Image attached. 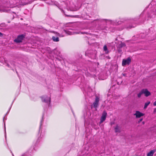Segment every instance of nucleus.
Here are the masks:
<instances>
[{"label":"nucleus","mask_w":156,"mask_h":156,"mask_svg":"<svg viewBox=\"0 0 156 156\" xmlns=\"http://www.w3.org/2000/svg\"><path fill=\"white\" fill-rule=\"evenodd\" d=\"M131 61V59L128 57L126 59H123L122 61V65L124 66L126 65H129Z\"/></svg>","instance_id":"1"},{"label":"nucleus","mask_w":156,"mask_h":156,"mask_svg":"<svg viewBox=\"0 0 156 156\" xmlns=\"http://www.w3.org/2000/svg\"><path fill=\"white\" fill-rule=\"evenodd\" d=\"M25 35L22 34L18 36L16 39L14 40V41L16 43H20L22 42V40L25 37Z\"/></svg>","instance_id":"2"},{"label":"nucleus","mask_w":156,"mask_h":156,"mask_svg":"<svg viewBox=\"0 0 156 156\" xmlns=\"http://www.w3.org/2000/svg\"><path fill=\"white\" fill-rule=\"evenodd\" d=\"M107 115V113L105 111H104L101 117L100 124L102 123L105 119Z\"/></svg>","instance_id":"3"},{"label":"nucleus","mask_w":156,"mask_h":156,"mask_svg":"<svg viewBox=\"0 0 156 156\" xmlns=\"http://www.w3.org/2000/svg\"><path fill=\"white\" fill-rule=\"evenodd\" d=\"M134 115L136 116V118H138L144 116V114L141 113L139 111H137L136 112V113L134 114Z\"/></svg>","instance_id":"4"},{"label":"nucleus","mask_w":156,"mask_h":156,"mask_svg":"<svg viewBox=\"0 0 156 156\" xmlns=\"http://www.w3.org/2000/svg\"><path fill=\"white\" fill-rule=\"evenodd\" d=\"M42 101L45 103H48V101L50 102L51 98L49 97H47L45 96H42L41 97Z\"/></svg>","instance_id":"5"},{"label":"nucleus","mask_w":156,"mask_h":156,"mask_svg":"<svg viewBox=\"0 0 156 156\" xmlns=\"http://www.w3.org/2000/svg\"><path fill=\"white\" fill-rule=\"evenodd\" d=\"M99 98L98 97H96L95 99V101L94 102L93 105L94 108H97L99 102Z\"/></svg>","instance_id":"6"},{"label":"nucleus","mask_w":156,"mask_h":156,"mask_svg":"<svg viewBox=\"0 0 156 156\" xmlns=\"http://www.w3.org/2000/svg\"><path fill=\"white\" fill-rule=\"evenodd\" d=\"M142 91L143 94H144L146 97H148L151 94V93L147 89H143L142 90Z\"/></svg>","instance_id":"7"},{"label":"nucleus","mask_w":156,"mask_h":156,"mask_svg":"<svg viewBox=\"0 0 156 156\" xmlns=\"http://www.w3.org/2000/svg\"><path fill=\"white\" fill-rule=\"evenodd\" d=\"M115 132L119 133L120 132V128L118 125L116 126L115 128Z\"/></svg>","instance_id":"8"},{"label":"nucleus","mask_w":156,"mask_h":156,"mask_svg":"<svg viewBox=\"0 0 156 156\" xmlns=\"http://www.w3.org/2000/svg\"><path fill=\"white\" fill-rule=\"evenodd\" d=\"M155 151V150H151L147 154V156H153Z\"/></svg>","instance_id":"9"},{"label":"nucleus","mask_w":156,"mask_h":156,"mask_svg":"<svg viewBox=\"0 0 156 156\" xmlns=\"http://www.w3.org/2000/svg\"><path fill=\"white\" fill-rule=\"evenodd\" d=\"M52 39L54 41L58 42L59 41V38L58 37H53Z\"/></svg>","instance_id":"10"},{"label":"nucleus","mask_w":156,"mask_h":156,"mask_svg":"<svg viewBox=\"0 0 156 156\" xmlns=\"http://www.w3.org/2000/svg\"><path fill=\"white\" fill-rule=\"evenodd\" d=\"M150 101H148L145 104L144 109H146L147 108V106L150 104Z\"/></svg>","instance_id":"11"},{"label":"nucleus","mask_w":156,"mask_h":156,"mask_svg":"<svg viewBox=\"0 0 156 156\" xmlns=\"http://www.w3.org/2000/svg\"><path fill=\"white\" fill-rule=\"evenodd\" d=\"M104 50L105 51L107 52V53H108V48L106 45H104Z\"/></svg>","instance_id":"12"},{"label":"nucleus","mask_w":156,"mask_h":156,"mask_svg":"<svg viewBox=\"0 0 156 156\" xmlns=\"http://www.w3.org/2000/svg\"><path fill=\"white\" fill-rule=\"evenodd\" d=\"M143 94V93L142 92V90L138 94L137 96L139 98H140L141 96V95Z\"/></svg>","instance_id":"13"},{"label":"nucleus","mask_w":156,"mask_h":156,"mask_svg":"<svg viewBox=\"0 0 156 156\" xmlns=\"http://www.w3.org/2000/svg\"><path fill=\"white\" fill-rule=\"evenodd\" d=\"M153 105L154 106H156V101L154 103Z\"/></svg>","instance_id":"14"},{"label":"nucleus","mask_w":156,"mask_h":156,"mask_svg":"<svg viewBox=\"0 0 156 156\" xmlns=\"http://www.w3.org/2000/svg\"><path fill=\"white\" fill-rule=\"evenodd\" d=\"M156 112V108H155L154 109V111H153V112L154 113H155V112Z\"/></svg>","instance_id":"15"},{"label":"nucleus","mask_w":156,"mask_h":156,"mask_svg":"<svg viewBox=\"0 0 156 156\" xmlns=\"http://www.w3.org/2000/svg\"><path fill=\"white\" fill-rule=\"evenodd\" d=\"M114 123H114V122H111V125H113L114 124Z\"/></svg>","instance_id":"16"},{"label":"nucleus","mask_w":156,"mask_h":156,"mask_svg":"<svg viewBox=\"0 0 156 156\" xmlns=\"http://www.w3.org/2000/svg\"><path fill=\"white\" fill-rule=\"evenodd\" d=\"M3 35L1 33V32H0V36H2Z\"/></svg>","instance_id":"17"},{"label":"nucleus","mask_w":156,"mask_h":156,"mask_svg":"<svg viewBox=\"0 0 156 156\" xmlns=\"http://www.w3.org/2000/svg\"><path fill=\"white\" fill-rule=\"evenodd\" d=\"M143 120L142 119H141L139 120V122H140L141 121Z\"/></svg>","instance_id":"18"},{"label":"nucleus","mask_w":156,"mask_h":156,"mask_svg":"<svg viewBox=\"0 0 156 156\" xmlns=\"http://www.w3.org/2000/svg\"><path fill=\"white\" fill-rule=\"evenodd\" d=\"M3 11L4 12H6L7 11V10H4Z\"/></svg>","instance_id":"19"},{"label":"nucleus","mask_w":156,"mask_h":156,"mask_svg":"<svg viewBox=\"0 0 156 156\" xmlns=\"http://www.w3.org/2000/svg\"><path fill=\"white\" fill-rule=\"evenodd\" d=\"M7 66L8 67H9V65L8 64H7Z\"/></svg>","instance_id":"20"},{"label":"nucleus","mask_w":156,"mask_h":156,"mask_svg":"<svg viewBox=\"0 0 156 156\" xmlns=\"http://www.w3.org/2000/svg\"><path fill=\"white\" fill-rule=\"evenodd\" d=\"M58 34V36H60L59 34Z\"/></svg>","instance_id":"21"},{"label":"nucleus","mask_w":156,"mask_h":156,"mask_svg":"<svg viewBox=\"0 0 156 156\" xmlns=\"http://www.w3.org/2000/svg\"><path fill=\"white\" fill-rule=\"evenodd\" d=\"M67 16H69V15H66Z\"/></svg>","instance_id":"22"}]
</instances>
